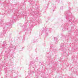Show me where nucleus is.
Instances as JSON below:
<instances>
[{
  "label": "nucleus",
  "mask_w": 78,
  "mask_h": 78,
  "mask_svg": "<svg viewBox=\"0 0 78 78\" xmlns=\"http://www.w3.org/2000/svg\"><path fill=\"white\" fill-rule=\"evenodd\" d=\"M43 32H46V35H48V32H47V31H46L45 30H42Z\"/></svg>",
  "instance_id": "obj_1"
},
{
  "label": "nucleus",
  "mask_w": 78,
  "mask_h": 78,
  "mask_svg": "<svg viewBox=\"0 0 78 78\" xmlns=\"http://www.w3.org/2000/svg\"><path fill=\"white\" fill-rule=\"evenodd\" d=\"M0 26H1V27H4V24L3 23H1V24L0 25Z\"/></svg>",
  "instance_id": "obj_2"
},
{
  "label": "nucleus",
  "mask_w": 78,
  "mask_h": 78,
  "mask_svg": "<svg viewBox=\"0 0 78 78\" xmlns=\"http://www.w3.org/2000/svg\"><path fill=\"white\" fill-rule=\"evenodd\" d=\"M3 32H6V31H5V29H3Z\"/></svg>",
  "instance_id": "obj_3"
},
{
  "label": "nucleus",
  "mask_w": 78,
  "mask_h": 78,
  "mask_svg": "<svg viewBox=\"0 0 78 78\" xmlns=\"http://www.w3.org/2000/svg\"><path fill=\"white\" fill-rule=\"evenodd\" d=\"M30 64H32L31 63H30Z\"/></svg>",
  "instance_id": "obj_4"
},
{
  "label": "nucleus",
  "mask_w": 78,
  "mask_h": 78,
  "mask_svg": "<svg viewBox=\"0 0 78 78\" xmlns=\"http://www.w3.org/2000/svg\"><path fill=\"white\" fill-rule=\"evenodd\" d=\"M10 21H11V22H12V21H11V20Z\"/></svg>",
  "instance_id": "obj_5"
}]
</instances>
